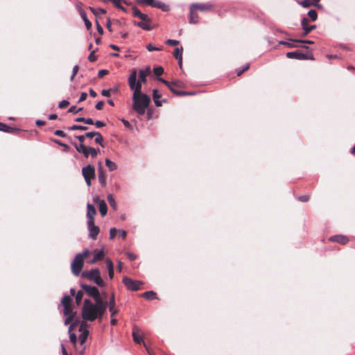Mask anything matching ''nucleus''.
I'll return each mask as SVG.
<instances>
[{
    "mask_svg": "<svg viewBox=\"0 0 355 355\" xmlns=\"http://www.w3.org/2000/svg\"><path fill=\"white\" fill-rule=\"evenodd\" d=\"M81 276L88 280L94 282L98 286H105V283L101 277V272L98 268H94L90 270L82 272Z\"/></svg>",
    "mask_w": 355,
    "mask_h": 355,
    "instance_id": "5",
    "label": "nucleus"
},
{
    "mask_svg": "<svg viewBox=\"0 0 355 355\" xmlns=\"http://www.w3.org/2000/svg\"><path fill=\"white\" fill-rule=\"evenodd\" d=\"M166 43L168 45L175 46L179 44V41L169 39L166 40Z\"/></svg>",
    "mask_w": 355,
    "mask_h": 355,
    "instance_id": "44",
    "label": "nucleus"
},
{
    "mask_svg": "<svg viewBox=\"0 0 355 355\" xmlns=\"http://www.w3.org/2000/svg\"><path fill=\"white\" fill-rule=\"evenodd\" d=\"M308 15L311 19L312 21H315L317 19L318 14L315 10H310L308 12Z\"/></svg>",
    "mask_w": 355,
    "mask_h": 355,
    "instance_id": "35",
    "label": "nucleus"
},
{
    "mask_svg": "<svg viewBox=\"0 0 355 355\" xmlns=\"http://www.w3.org/2000/svg\"><path fill=\"white\" fill-rule=\"evenodd\" d=\"M97 132H87L85 133V135H84V139L85 137H87V138H89V139H92V138H94V136L96 135L95 134H96Z\"/></svg>",
    "mask_w": 355,
    "mask_h": 355,
    "instance_id": "48",
    "label": "nucleus"
},
{
    "mask_svg": "<svg viewBox=\"0 0 355 355\" xmlns=\"http://www.w3.org/2000/svg\"><path fill=\"white\" fill-rule=\"evenodd\" d=\"M83 296V293L82 291H78L76 295V303L78 304L82 300Z\"/></svg>",
    "mask_w": 355,
    "mask_h": 355,
    "instance_id": "40",
    "label": "nucleus"
},
{
    "mask_svg": "<svg viewBox=\"0 0 355 355\" xmlns=\"http://www.w3.org/2000/svg\"><path fill=\"white\" fill-rule=\"evenodd\" d=\"M108 71L105 69H102L98 71V76L99 78L103 77L105 75L107 74Z\"/></svg>",
    "mask_w": 355,
    "mask_h": 355,
    "instance_id": "52",
    "label": "nucleus"
},
{
    "mask_svg": "<svg viewBox=\"0 0 355 355\" xmlns=\"http://www.w3.org/2000/svg\"><path fill=\"white\" fill-rule=\"evenodd\" d=\"M139 2L142 4H146V5L152 6V5L154 2V0H140Z\"/></svg>",
    "mask_w": 355,
    "mask_h": 355,
    "instance_id": "45",
    "label": "nucleus"
},
{
    "mask_svg": "<svg viewBox=\"0 0 355 355\" xmlns=\"http://www.w3.org/2000/svg\"><path fill=\"white\" fill-rule=\"evenodd\" d=\"M329 241L337 242L338 243L344 245L349 241V239L347 236L343 235H336L330 237Z\"/></svg>",
    "mask_w": 355,
    "mask_h": 355,
    "instance_id": "15",
    "label": "nucleus"
},
{
    "mask_svg": "<svg viewBox=\"0 0 355 355\" xmlns=\"http://www.w3.org/2000/svg\"><path fill=\"white\" fill-rule=\"evenodd\" d=\"M103 105H104V103H103V101H99V102H98V103L96 104L95 107H96L97 110H101V109L103 108Z\"/></svg>",
    "mask_w": 355,
    "mask_h": 355,
    "instance_id": "55",
    "label": "nucleus"
},
{
    "mask_svg": "<svg viewBox=\"0 0 355 355\" xmlns=\"http://www.w3.org/2000/svg\"><path fill=\"white\" fill-rule=\"evenodd\" d=\"M116 229L113 227L110 230V239H113L115 236Z\"/></svg>",
    "mask_w": 355,
    "mask_h": 355,
    "instance_id": "49",
    "label": "nucleus"
},
{
    "mask_svg": "<svg viewBox=\"0 0 355 355\" xmlns=\"http://www.w3.org/2000/svg\"><path fill=\"white\" fill-rule=\"evenodd\" d=\"M308 24H309V20L306 18H303L302 19V28H303V29L304 31V33L303 35H306L312 30L315 28V25L310 26Z\"/></svg>",
    "mask_w": 355,
    "mask_h": 355,
    "instance_id": "14",
    "label": "nucleus"
},
{
    "mask_svg": "<svg viewBox=\"0 0 355 355\" xmlns=\"http://www.w3.org/2000/svg\"><path fill=\"white\" fill-rule=\"evenodd\" d=\"M94 52H95V50H92L91 51V53H89V56H88V60L90 61V62H94L96 60V57L94 55Z\"/></svg>",
    "mask_w": 355,
    "mask_h": 355,
    "instance_id": "43",
    "label": "nucleus"
},
{
    "mask_svg": "<svg viewBox=\"0 0 355 355\" xmlns=\"http://www.w3.org/2000/svg\"><path fill=\"white\" fill-rule=\"evenodd\" d=\"M54 134L57 136H60V137H65L66 134L64 131L62 130H57L55 131Z\"/></svg>",
    "mask_w": 355,
    "mask_h": 355,
    "instance_id": "53",
    "label": "nucleus"
},
{
    "mask_svg": "<svg viewBox=\"0 0 355 355\" xmlns=\"http://www.w3.org/2000/svg\"><path fill=\"white\" fill-rule=\"evenodd\" d=\"M196 10H200L201 11H207L211 9V6L210 4L205 3H193L191 5Z\"/></svg>",
    "mask_w": 355,
    "mask_h": 355,
    "instance_id": "20",
    "label": "nucleus"
},
{
    "mask_svg": "<svg viewBox=\"0 0 355 355\" xmlns=\"http://www.w3.org/2000/svg\"><path fill=\"white\" fill-rule=\"evenodd\" d=\"M107 307V302L99 301L92 303L89 300H84L82 315L84 320L94 321L101 318Z\"/></svg>",
    "mask_w": 355,
    "mask_h": 355,
    "instance_id": "2",
    "label": "nucleus"
},
{
    "mask_svg": "<svg viewBox=\"0 0 355 355\" xmlns=\"http://www.w3.org/2000/svg\"><path fill=\"white\" fill-rule=\"evenodd\" d=\"M80 16L85 22L87 29H89L92 26V23L87 19L86 13L84 11H80Z\"/></svg>",
    "mask_w": 355,
    "mask_h": 355,
    "instance_id": "30",
    "label": "nucleus"
},
{
    "mask_svg": "<svg viewBox=\"0 0 355 355\" xmlns=\"http://www.w3.org/2000/svg\"><path fill=\"white\" fill-rule=\"evenodd\" d=\"M158 80L161 81L162 83H163L164 85H166L168 89L174 94H176L177 95H179V96H184V95H190L191 94V93H187V92H179L178 91H176L175 89H174V85L173 84H171V83H169L168 81L162 78H157Z\"/></svg>",
    "mask_w": 355,
    "mask_h": 355,
    "instance_id": "11",
    "label": "nucleus"
},
{
    "mask_svg": "<svg viewBox=\"0 0 355 355\" xmlns=\"http://www.w3.org/2000/svg\"><path fill=\"white\" fill-rule=\"evenodd\" d=\"M89 153L92 157H95L100 153V149L90 147Z\"/></svg>",
    "mask_w": 355,
    "mask_h": 355,
    "instance_id": "38",
    "label": "nucleus"
},
{
    "mask_svg": "<svg viewBox=\"0 0 355 355\" xmlns=\"http://www.w3.org/2000/svg\"><path fill=\"white\" fill-rule=\"evenodd\" d=\"M87 96V94L86 93H85V92L82 93L80 98L79 99V101H85L86 99Z\"/></svg>",
    "mask_w": 355,
    "mask_h": 355,
    "instance_id": "62",
    "label": "nucleus"
},
{
    "mask_svg": "<svg viewBox=\"0 0 355 355\" xmlns=\"http://www.w3.org/2000/svg\"><path fill=\"white\" fill-rule=\"evenodd\" d=\"M150 67H146V69H141L139 71V80H137V81H139L141 84L142 83H145L146 82V77L150 73Z\"/></svg>",
    "mask_w": 355,
    "mask_h": 355,
    "instance_id": "16",
    "label": "nucleus"
},
{
    "mask_svg": "<svg viewBox=\"0 0 355 355\" xmlns=\"http://www.w3.org/2000/svg\"><path fill=\"white\" fill-rule=\"evenodd\" d=\"M151 7L158 8L164 11H166L168 10V6L159 1L154 0V2Z\"/></svg>",
    "mask_w": 355,
    "mask_h": 355,
    "instance_id": "27",
    "label": "nucleus"
},
{
    "mask_svg": "<svg viewBox=\"0 0 355 355\" xmlns=\"http://www.w3.org/2000/svg\"><path fill=\"white\" fill-rule=\"evenodd\" d=\"M87 224L89 232V237L92 239H96L100 231L99 227L95 225L94 221H87Z\"/></svg>",
    "mask_w": 355,
    "mask_h": 355,
    "instance_id": "10",
    "label": "nucleus"
},
{
    "mask_svg": "<svg viewBox=\"0 0 355 355\" xmlns=\"http://www.w3.org/2000/svg\"><path fill=\"white\" fill-rule=\"evenodd\" d=\"M68 129H70V130H85L86 127L82 126V125H72V126L68 128Z\"/></svg>",
    "mask_w": 355,
    "mask_h": 355,
    "instance_id": "46",
    "label": "nucleus"
},
{
    "mask_svg": "<svg viewBox=\"0 0 355 355\" xmlns=\"http://www.w3.org/2000/svg\"><path fill=\"white\" fill-rule=\"evenodd\" d=\"M13 130L14 129L12 127L7 125L3 123H0V131L4 132H12Z\"/></svg>",
    "mask_w": 355,
    "mask_h": 355,
    "instance_id": "31",
    "label": "nucleus"
},
{
    "mask_svg": "<svg viewBox=\"0 0 355 355\" xmlns=\"http://www.w3.org/2000/svg\"><path fill=\"white\" fill-rule=\"evenodd\" d=\"M83 290L91 297L94 299L95 302L103 301L100 297L98 289L96 286L83 285Z\"/></svg>",
    "mask_w": 355,
    "mask_h": 355,
    "instance_id": "7",
    "label": "nucleus"
},
{
    "mask_svg": "<svg viewBox=\"0 0 355 355\" xmlns=\"http://www.w3.org/2000/svg\"><path fill=\"white\" fill-rule=\"evenodd\" d=\"M196 9L190 6V15H189V23L190 24H197L198 22V15L196 12Z\"/></svg>",
    "mask_w": 355,
    "mask_h": 355,
    "instance_id": "17",
    "label": "nucleus"
},
{
    "mask_svg": "<svg viewBox=\"0 0 355 355\" xmlns=\"http://www.w3.org/2000/svg\"><path fill=\"white\" fill-rule=\"evenodd\" d=\"M61 304L62 306V315L64 319V324L67 325V294H64L61 300Z\"/></svg>",
    "mask_w": 355,
    "mask_h": 355,
    "instance_id": "18",
    "label": "nucleus"
},
{
    "mask_svg": "<svg viewBox=\"0 0 355 355\" xmlns=\"http://www.w3.org/2000/svg\"><path fill=\"white\" fill-rule=\"evenodd\" d=\"M118 232H119V236L121 237L122 239H125L126 237L127 232L125 230H119Z\"/></svg>",
    "mask_w": 355,
    "mask_h": 355,
    "instance_id": "51",
    "label": "nucleus"
},
{
    "mask_svg": "<svg viewBox=\"0 0 355 355\" xmlns=\"http://www.w3.org/2000/svg\"><path fill=\"white\" fill-rule=\"evenodd\" d=\"M143 297L148 300H151L155 298L156 293L153 291H147L142 294Z\"/></svg>",
    "mask_w": 355,
    "mask_h": 355,
    "instance_id": "33",
    "label": "nucleus"
},
{
    "mask_svg": "<svg viewBox=\"0 0 355 355\" xmlns=\"http://www.w3.org/2000/svg\"><path fill=\"white\" fill-rule=\"evenodd\" d=\"M90 254L88 249L84 250L81 253L76 255L74 259L71 262V271L75 276L80 275L84 264V259Z\"/></svg>",
    "mask_w": 355,
    "mask_h": 355,
    "instance_id": "4",
    "label": "nucleus"
},
{
    "mask_svg": "<svg viewBox=\"0 0 355 355\" xmlns=\"http://www.w3.org/2000/svg\"><path fill=\"white\" fill-rule=\"evenodd\" d=\"M107 200L110 205V206L114 208V209H116V201L114 200V198H113V196L112 195H108L107 196Z\"/></svg>",
    "mask_w": 355,
    "mask_h": 355,
    "instance_id": "36",
    "label": "nucleus"
},
{
    "mask_svg": "<svg viewBox=\"0 0 355 355\" xmlns=\"http://www.w3.org/2000/svg\"><path fill=\"white\" fill-rule=\"evenodd\" d=\"M126 255L131 261H133L137 258L136 255L132 252H127Z\"/></svg>",
    "mask_w": 355,
    "mask_h": 355,
    "instance_id": "54",
    "label": "nucleus"
},
{
    "mask_svg": "<svg viewBox=\"0 0 355 355\" xmlns=\"http://www.w3.org/2000/svg\"><path fill=\"white\" fill-rule=\"evenodd\" d=\"M133 339L135 343L140 344L141 342H143L142 337L139 334V329L138 328H134V331L132 333Z\"/></svg>",
    "mask_w": 355,
    "mask_h": 355,
    "instance_id": "25",
    "label": "nucleus"
},
{
    "mask_svg": "<svg viewBox=\"0 0 355 355\" xmlns=\"http://www.w3.org/2000/svg\"><path fill=\"white\" fill-rule=\"evenodd\" d=\"M115 306V298L114 294L110 297L109 302V311L111 312V317H114L115 314L118 313V310L114 309Z\"/></svg>",
    "mask_w": 355,
    "mask_h": 355,
    "instance_id": "19",
    "label": "nucleus"
},
{
    "mask_svg": "<svg viewBox=\"0 0 355 355\" xmlns=\"http://www.w3.org/2000/svg\"><path fill=\"white\" fill-rule=\"evenodd\" d=\"M286 57L290 59L306 60V56L300 51H292L286 53Z\"/></svg>",
    "mask_w": 355,
    "mask_h": 355,
    "instance_id": "13",
    "label": "nucleus"
},
{
    "mask_svg": "<svg viewBox=\"0 0 355 355\" xmlns=\"http://www.w3.org/2000/svg\"><path fill=\"white\" fill-rule=\"evenodd\" d=\"M58 117L57 114H51L49 116V119L50 120H54V119H56Z\"/></svg>",
    "mask_w": 355,
    "mask_h": 355,
    "instance_id": "64",
    "label": "nucleus"
},
{
    "mask_svg": "<svg viewBox=\"0 0 355 355\" xmlns=\"http://www.w3.org/2000/svg\"><path fill=\"white\" fill-rule=\"evenodd\" d=\"M53 141L58 144L60 146H64V148H67V144L62 143V141L58 140V139H52Z\"/></svg>",
    "mask_w": 355,
    "mask_h": 355,
    "instance_id": "59",
    "label": "nucleus"
},
{
    "mask_svg": "<svg viewBox=\"0 0 355 355\" xmlns=\"http://www.w3.org/2000/svg\"><path fill=\"white\" fill-rule=\"evenodd\" d=\"M101 94L103 96H109L110 95V90L109 89H103L102 90L101 92Z\"/></svg>",
    "mask_w": 355,
    "mask_h": 355,
    "instance_id": "57",
    "label": "nucleus"
},
{
    "mask_svg": "<svg viewBox=\"0 0 355 355\" xmlns=\"http://www.w3.org/2000/svg\"><path fill=\"white\" fill-rule=\"evenodd\" d=\"M87 221H94V216L96 214V210L92 205L88 203L87 205Z\"/></svg>",
    "mask_w": 355,
    "mask_h": 355,
    "instance_id": "12",
    "label": "nucleus"
},
{
    "mask_svg": "<svg viewBox=\"0 0 355 355\" xmlns=\"http://www.w3.org/2000/svg\"><path fill=\"white\" fill-rule=\"evenodd\" d=\"M293 42H296L295 40H291L288 42H280L279 44L285 45L288 48H294L296 46L293 44Z\"/></svg>",
    "mask_w": 355,
    "mask_h": 355,
    "instance_id": "37",
    "label": "nucleus"
},
{
    "mask_svg": "<svg viewBox=\"0 0 355 355\" xmlns=\"http://www.w3.org/2000/svg\"><path fill=\"white\" fill-rule=\"evenodd\" d=\"M153 71L156 76H159L164 73V69L162 67H157L154 68Z\"/></svg>",
    "mask_w": 355,
    "mask_h": 355,
    "instance_id": "39",
    "label": "nucleus"
},
{
    "mask_svg": "<svg viewBox=\"0 0 355 355\" xmlns=\"http://www.w3.org/2000/svg\"><path fill=\"white\" fill-rule=\"evenodd\" d=\"M67 107V100L64 99L59 103V107L64 108Z\"/></svg>",
    "mask_w": 355,
    "mask_h": 355,
    "instance_id": "56",
    "label": "nucleus"
},
{
    "mask_svg": "<svg viewBox=\"0 0 355 355\" xmlns=\"http://www.w3.org/2000/svg\"><path fill=\"white\" fill-rule=\"evenodd\" d=\"M75 325L73 324L70 325V327L68 329L70 341L74 345L75 347H76L77 340H78L80 347L77 348V350L78 351L80 355H82L85 350V347L83 345L87 339L89 330L87 328V324L84 322H82L80 325H78V332L73 331Z\"/></svg>",
    "mask_w": 355,
    "mask_h": 355,
    "instance_id": "3",
    "label": "nucleus"
},
{
    "mask_svg": "<svg viewBox=\"0 0 355 355\" xmlns=\"http://www.w3.org/2000/svg\"><path fill=\"white\" fill-rule=\"evenodd\" d=\"M82 173L87 186L89 187L92 184V180L95 176L94 168L92 165L88 164L82 168Z\"/></svg>",
    "mask_w": 355,
    "mask_h": 355,
    "instance_id": "6",
    "label": "nucleus"
},
{
    "mask_svg": "<svg viewBox=\"0 0 355 355\" xmlns=\"http://www.w3.org/2000/svg\"><path fill=\"white\" fill-rule=\"evenodd\" d=\"M98 178L101 185L105 187L106 184V175L101 168L98 170Z\"/></svg>",
    "mask_w": 355,
    "mask_h": 355,
    "instance_id": "23",
    "label": "nucleus"
},
{
    "mask_svg": "<svg viewBox=\"0 0 355 355\" xmlns=\"http://www.w3.org/2000/svg\"><path fill=\"white\" fill-rule=\"evenodd\" d=\"M94 257L97 261L103 259L104 257L103 250H95L94 251Z\"/></svg>",
    "mask_w": 355,
    "mask_h": 355,
    "instance_id": "29",
    "label": "nucleus"
},
{
    "mask_svg": "<svg viewBox=\"0 0 355 355\" xmlns=\"http://www.w3.org/2000/svg\"><path fill=\"white\" fill-rule=\"evenodd\" d=\"M76 137L78 139L80 144H75L74 147L76 148L78 152L83 153L85 157H88L89 155H90V147L86 146L85 145L83 144L84 136H77Z\"/></svg>",
    "mask_w": 355,
    "mask_h": 355,
    "instance_id": "8",
    "label": "nucleus"
},
{
    "mask_svg": "<svg viewBox=\"0 0 355 355\" xmlns=\"http://www.w3.org/2000/svg\"><path fill=\"white\" fill-rule=\"evenodd\" d=\"M133 15L135 17H139L141 21H148V17L146 14L142 13L139 9L134 8L133 9Z\"/></svg>",
    "mask_w": 355,
    "mask_h": 355,
    "instance_id": "24",
    "label": "nucleus"
},
{
    "mask_svg": "<svg viewBox=\"0 0 355 355\" xmlns=\"http://www.w3.org/2000/svg\"><path fill=\"white\" fill-rule=\"evenodd\" d=\"M108 275L110 279H112L114 277V268L108 270Z\"/></svg>",
    "mask_w": 355,
    "mask_h": 355,
    "instance_id": "61",
    "label": "nucleus"
},
{
    "mask_svg": "<svg viewBox=\"0 0 355 355\" xmlns=\"http://www.w3.org/2000/svg\"><path fill=\"white\" fill-rule=\"evenodd\" d=\"M136 24L144 30L149 31L151 28L149 19L148 21H141V22H138Z\"/></svg>",
    "mask_w": 355,
    "mask_h": 355,
    "instance_id": "26",
    "label": "nucleus"
},
{
    "mask_svg": "<svg viewBox=\"0 0 355 355\" xmlns=\"http://www.w3.org/2000/svg\"><path fill=\"white\" fill-rule=\"evenodd\" d=\"M137 71L132 69L128 78V84L131 90L134 92L132 96L133 109L139 114H144L150 103V98L141 92V86L139 81H137Z\"/></svg>",
    "mask_w": 355,
    "mask_h": 355,
    "instance_id": "1",
    "label": "nucleus"
},
{
    "mask_svg": "<svg viewBox=\"0 0 355 355\" xmlns=\"http://www.w3.org/2000/svg\"><path fill=\"white\" fill-rule=\"evenodd\" d=\"M105 162V165L107 166V168H109V170L110 171H113L117 168L116 164L114 163V162L111 161L110 159H106Z\"/></svg>",
    "mask_w": 355,
    "mask_h": 355,
    "instance_id": "28",
    "label": "nucleus"
},
{
    "mask_svg": "<svg viewBox=\"0 0 355 355\" xmlns=\"http://www.w3.org/2000/svg\"><path fill=\"white\" fill-rule=\"evenodd\" d=\"M183 48L182 47H177L175 49L173 55L176 59L182 58Z\"/></svg>",
    "mask_w": 355,
    "mask_h": 355,
    "instance_id": "34",
    "label": "nucleus"
},
{
    "mask_svg": "<svg viewBox=\"0 0 355 355\" xmlns=\"http://www.w3.org/2000/svg\"><path fill=\"white\" fill-rule=\"evenodd\" d=\"M161 95L157 89H153V98L155 102V104L157 107H160L162 105V102L159 101Z\"/></svg>",
    "mask_w": 355,
    "mask_h": 355,
    "instance_id": "21",
    "label": "nucleus"
},
{
    "mask_svg": "<svg viewBox=\"0 0 355 355\" xmlns=\"http://www.w3.org/2000/svg\"><path fill=\"white\" fill-rule=\"evenodd\" d=\"M146 49H148V51H160L162 50L161 48H158V47H156L155 46H153L152 44H148L147 46H146Z\"/></svg>",
    "mask_w": 355,
    "mask_h": 355,
    "instance_id": "41",
    "label": "nucleus"
},
{
    "mask_svg": "<svg viewBox=\"0 0 355 355\" xmlns=\"http://www.w3.org/2000/svg\"><path fill=\"white\" fill-rule=\"evenodd\" d=\"M96 135L94 136V141L96 144H98L99 145H101V146H103V136L101 135V134L100 132H96V134H95Z\"/></svg>",
    "mask_w": 355,
    "mask_h": 355,
    "instance_id": "32",
    "label": "nucleus"
},
{
    "mask_svg": "<svg viewBox=\"0 0 355 355\" xmlns=\"http://www.w3.org/2000/svg\"><path fill=\"white\" fill-rule=\"evenodd\" d=\"M105 263L107 268V270L114 268V264L112 260L110 258H107L105 259Z\"/></svg>",
    "mask_w": 355,
    "mask_h": 355,
    "instance_id": "42",
    "label": "nucleus"
},
{
    "mask_svg": "<svg viewBox=\"0 0 355 355\" xmlns=\"http://www.w3.org/2000/svg\"><path fill=\"white\" fill-rule=\"evenodd\" d=\"M79 70V67L78 65H75L73 68V71H72V74H71V78L73 79V77L76 75V73H78Z\"/></svg>",
    "mask_w": 355,
    "mask_h": 355,
    "instance_id": "50",
    "label": "nucleus"
},
{
    "mask_svg": "<svg viewBox=\"0 0 355 355\" xmlns=\"http://www.w3.org/2000/svg\"><path fill=\"white\" fill-rule=\"evenodd\" d=\"M95 125L97 127V128H101V127H103L105 125V123L102 121H96L95 123Z\"/></svg>",
    "mask_w": 355,
    "mask_h": 355,
    "instance_id": "60",
    "label": "nucleus"
},
{
    "mask_svg": "<svg viewBox=\"0 0 355 355\" xmlns=\"http://www.w3.org/2000/svg\"><path fill=\"white\" fill-rule=\"evenodd\" d=\"M62 355H67V349L63 343L61 344Z\"/></svg>",
    "mask_w": 355,
    "mask_h": 355,
    "instance_id": "63",
    "label": "nucleus"
},
{
    "mask_svg": "<svg viewBox=\"0 0 355 355\" xmlns=\"http://www.w3.org/2000/svg\"><path fill=\"white\" fill-rule=\"evenodd\" d=\"M298 200L302 202H306L309 200V197L307 196H301L298 197Z\"/></svg>",
    "mask_w": 355,
    "mask_h": 355,
    "instance_id": "58",
    "label": "nucleus"
},
{
    "mask_svg": "<svg viewBox=\"0 0 355 355\" xmlns=\"http://www.w3.org/2000/svg\"><path fill=\"white\" fill-rule=\"evenodd\" d=\"M300 4L304 8H308L311 5V3L310 2L309 0H304L300 2Z\"/></svg>",
    "mask_w": 355,
    "mask_h": 355,
    "instance_id": "47",
    "label": "nucleus"
},
{
    "mask_svg": "<svg viewBox=\"0 0 355 355\" xmlns=\"http://www.w3.org/2000/svg\"><path fill=\"white\" fill-rule=\"evenodd\" d=\"M123 282L128 289L131 291H137L139 289L140 286L142 284L141 282L134 281L129 277H123Z\"/></svg>",
    "mask_w": 355,
    "mask_h": 355,
    "instance_id": "9",
    "label": "nucleus"
},
{
    "mask_svg": "<svg viewBox=\"0 0 355 355\" xmlns=\"http://www.w3.org/2000/svg\"><path fill=\"white\" fill-rule=\"evenodd\" d=\"M98 205L101 216H105L107 212V207L105 201L104 200H102L101 201L99 202V204Z\"/></svg>",
    "mask_w": 355,
    "mask_h": 355,
    "instance_id": "22",
    "label": "nucleus"
}]
</instances>
